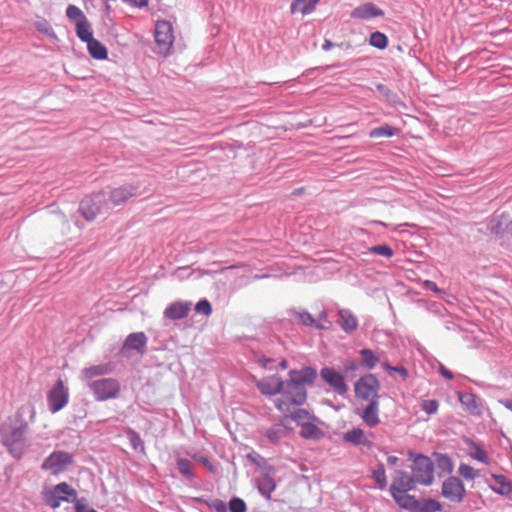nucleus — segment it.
I'll return each mask as SVG.
<instances>
[{"label":"nucleus","mask_w":512,"mask_h":512,"mask_svg":"<svg viewBox=\"0 0 512 512\" xmlns=\"http://www.w3.org/2000/svg\"><path fill=\"white\" fill-rule=\"evenodd\" d=\"M264 436L267 437L270 442L276 443L285 435V428L283 424H275L263 432Z\"/></svg>","instance_id":"29"},{"label":"nucleus","mask_w":512,"mask_h":512,"mask_svg":"<svg viewBox=\"0 0 512 512\" xmlns=\"http://www.w3.org/2000/svg\"><path fill=\"white\" fill-rule=\"evenodd\" d=\"M412 477L415 483L430 485L434 479V467L432 461L423 455H418L412 465Z\"/></svg>","instance_id":"7"},{"label":"nucleus","mask_w":512,"mask_h":512,"mask_svg":"<svg viewBox=\"0 0 512 512\" xmlns=\"http://www.w3.org/2000/svg\"><path fill=\"white\" fill-rule=\"evenodd\" d=\"M191 310L189 302L176 301L164 310V316L170 320H180L188 316Z\"/></svg>","instance_id":"17"},{"label":"nucleus","mask_w":512,"mask_h":512,"mask_svg":"<svg viewBox=\"0 0 512 512\" xmlns=\"http://www.w3.org/2000/svg\"><path fill=\"white\" fill-rule=\"evenodd\" d=\"M409 491H399L391 493L395 502L403 509L416 510L419 508V502L414 496L408 494Z\"/></svg>","instance_id":"21"},{"label":"nucleus","mask_w":512,"mask_h":512,"mask_svg":"<svg viewBox=\"0 0 512 512\" xmlns=\"http://www.w3.org/2000/svg\"><path fill=\"white\" fill-rule=\"evenodd\" d=\"M493 231H494L496 234H499V230H495V229L493 228Z\"/></svg>","instance_id":"63"},{"label":"nucleus","mask_w":512,"mask_h":512,"mask_svg":"<svg viewBox=\"0 0 512 512\" xmlns=\"http://www.w3.org/2000/svg\"><path fill=\"white\" fill-rule=\"evenodd\" d=\"M383 15L384 11L371 2L364 3L351 12V17L354 19H369Z\"/></svg>","instance_id":"19"},{"label":"nucleus","mask_w":512,"mask_h":512,"mask_svg":"<svg viewBox=\"0 0 512 512\" xmlns=\"http://www.w3.org/2000/svg\"><path fill=\"white\" fill-rule=\"evenodd\" d=\"M442 495L451 502L460 503L465 496V487L457 477H449L442 484Z\"/></svg>","instance_id":"11"},{"label":"nucleus","mask_w":512,"mask_h":512,"mask_svg":"<svg viewBox=\"0 0 512 512\" xmlns=\"http://www.w3.org/2000/svg\"><path fill=\"white\" fill-rule=\"evenodd\" d=\"M319 320L322 321L324 325L328 326V328L331 325V322L328 320V315L326 311H322L319 315Z\"/></svg>","instance_id":"55"},{"label":"nucleus","mask_w":512,"mask_h":512,"mask_svg":"<svg viewBox=\"0 0 512 512\" xmlns=\"http://www.w3.org/2000/svg\"><path fill=\"white\" fill-rule=\"evenodd\" d=\"M195 311L197 313H201V314H204L206 316H209L212 313V307H211L210 302L208 300H206V299L200 300L195 305Z\"/></svg>","instance_id":"44"},{"label":"nucleus","mask_w":512,"mask_h":512,"mask_svg":"<svg viewBox=\"0 0 512 512\" xmlns=\"http://www.w3.org/2000/svg\"><path fill=\"white\" fill-rule=\"evenodd\" d=\"M421 407L427 414H434L438 410L439 403L437 400H424Z\"/></svg>","instance_id":"48"},{"label":"nucleus","mask_w":512,"mask_h":512,"mask_svg":"<svg viewBox=\"0 0 512 512\" xmlns=\"http://www.w3.org/2000/svg\"><path fill=\"white\" fill-rule=\"evenodd\" d=\"M436 464L444 472L449 473L453 470V463H452L451 459L446 455H437Z\"/></svg>","instance_id":"41"},{"label":"nucleus","mask_w":512,"mask_h":512,"mask_svg":"<svg viewBox=\"0 0 512 512\" xmlns=\"http://www.w3.org/2000/svg\"><path fill=\"white\" fill-rule=\"evenodd\" d=\"M493 479L495 480V484L497 487H494V491L500 494H508L512 490V486L510 482L503 475H493Z\"/></svg>","instance_id":"33"},{"label":"nucleus","mask_w":512,"mask_h":512,"mask_svg":"<svg viewBox=\"0 0 512 512\" xmlns=\"http://www.w3.org/2000/svg\"><path fill=\"white\" fill-rule=\"evenodd\" d=\"M383 367H384L387 371H389V372H393V371H400V375H401V377H402L404 380H405V379H407V377H408V372H407V370H406L405 368H403V367H393V366H391V365H389V364H387V363H385V364L383 365Z\"/></svg>","instance_id":"50"},{"label":"nucleus","mask_w":512,"mask_h":512,"mask_svg":"<svg viewBox=\"0 0 512 512\" xmlns=\"http://www.w3.org/2000/svg\"><path fill=\"white\" fill-rule=\"evenodd\" d=\"M138 187L125 183L118 187H114L109 192L108 201L113 206H120L125 204L129 199L137 195Z\"/></svg>","instance_id":"13"},{"label":"nucleus","mask_w":512,"mask_h":512,"mask_svg":"<svg viewBox=\"0 0 512 512\" xmlns=\"http://www.w3.org/2000/svg\"><path fill=\"white\" fill-rule=\"evenodd\" d=\"M469 455L473 459L478 460L482 463L488 464V462H489V457H488L486 451H484L482 448H480L478 446H475L474 449L469 453Z\"/></svg>","instance_id":"43"},{"label":"nucleus","mask_w":512,"mask_h":512,"mask_svg":"<svg viewBox=\"0 0 512 512\" xmlns=\"http://www.w3.org/2000/svg\"><path fill=\"white\" fill-rule=\"evenodd\" d=\"M339 325L343 330L350 333L356 330L358 323L356 317L348 310L341 309L339 311Z\"/></svg>","instance_id":"26"},{"label":"nucleus","mask_w":512,"mask_h":512,"mask_svg":"<svg viewBox=\"0 0 512 512\" xmlns=\"http://www.w3.org/2000/svg\"><path fill=\"white\" fill-rule=\"evenodd\" d=\"M505 407L512 411V400H508L504 403Z\"/></svg>","instance_id":"60"},{"label":"nucleus","mask_w":512,"mask_h":512,"mask_svg":"<svg viewBox=\"0 0 512 512\" xmlns=\"http://www.w3.org/2000/svg\"><path fill=\"white\" fill-rule=\"evenodd\" d=\"M290 413V417L300 426L313 420L312 415L307 410L302 408H298L294 411L291 410Z\"/></svg>","instance_id":"32"},{"label":"nucleus","mask_w":512,"mask_h":512,"mask_svg":"<svg viewBox=\"0 0 512 512\" xmlns=\"http://www.w3.org/2000/svg\"><path fill=\"white\" fill-rule=\"evenodd\" d=\"M87 49L90 56L97 60H104L108 57L107 48L94 37L87 42Z\"/></svg>","instance_id":"25"},{"label":"nucleus","mask_w":512,"mask_h":512,"mask_svg":"<svg viewBox=\"0 0 512 512\" xmlns=\"http://www.w3.org/2000/svg\"><path fill=\"white\" fill-rule=\"evenodd\" d=\"M111 371L109 364H98L92 365L90 367H86L81 371V379L86 381L87 384L89 382L94 381L95 377H99L105 374H108Z\"/></svg>","instance_id":"22"},{"label":"nucleus","mask_w":512,"mask_h":512,"mask_svg":"<svg viewBox=\"0 0 512 512\" xmlns=\"http://www.w3.org/2000/svg\"><path fill=\"white\" fill-rule=\"evenodd\" d=\"M360 355L362 357V364L368 369L374 368L380 360L379 357L370 349L360 350Z\"/></svg>","instance_id":"31"},{"label":"nucleus","mask_w":512,"mask_h":512,"mask_svg":"<svg viewBox=\"0 0 512 512\" xmlns=\"http://www.w3.org/2000/svg\"><path fill=\"white\" fill-rule=\"evenodd\" d=\"M379 389L380 383L372 374L364 375L355 383L356 397L369 402H372V400H378Z\"/></svg>","instance_id":"9"},{"label":"nucleus","mask_w":512,"mask_h":512,"mask_svg":"<svg viewBox=\"0 0 512 512\" xmlns=\"http://www.w3.org/2000/svg\"><path fill=\"white\" fill-rule=\"evenodd\" d=\"M66 16L76 23L88 20L83 11L75 5H69L66 9Z\"/></svg>","instance_id":"35"},{"label":"nucleus","mask_w":512,"mask_h":512,"mask_svg":"<svg viewBox=\"0 0 512 512\" xmlns=\"http://www.w3.org/2000/svg\"><path fill=\"white\" fill-rule=\"evenodd\" d=\"M105 203V194L98 192L85 197L80 203L79 211L87 221H93Z\"/></svg>","instance_id":"10"},{"label":"nucleus","mask_w":512,"mask_h":512,"mask_svg":"<svg viewBox=\"0 0 512 512\" xmlns=\"http://www.w3.org/2000/svg\"><path fill=\"white\" fill-rule=\"evenodd\" d=\"M423 286L429 290H432L436 293H442L443 290H441L440 288L437 287L436 283L431 281V280H425L423 282Z\"/></svg>","instance_id":"52"},{"label":"nucleus","mask_w":512,"mask_h":512,"mask_svg":"<svg viewBox=\"0 0 512 512\" xmlns=\"http://www.w3.org/2000/svg\"><path fill=\"white\" fill-rule=\"evenodd\" d=\"M332 45L333 44L330 41L326 40L325 43L323 44V49L328 50L332 47Z\"/></svg>","instance_id":"59"},{"label":"nucleus","mask_w":512,"mask_h":512,"mask_svg":"<svg viewBox=\"0 0 512 512\" xmlns=\"http://www.w3.org/2000/svg\"><path fill=\"white\" fill-rule=\"evenodd\" d=\"M306 399L307 391L305 387L293 383V381L289 379V381L284 383L281 396L275 401V406L285 415L284 418L286 419L292 407L304 404Z\"/></svg>","instance_id":"2"},{"label":"nucleus","mask_w":512,"mask_h":512,"mask_svg":"<svg viewBox=\"0 0 512 512\" xmlns=\"http://www.w3.org/2000/svg\"><path fill=\"white\" fill-rule=\"evenodd\" d=\"M459 474L467 480H473L476 477L474 468L468 464H461L459 466Z\"/></svg>","instance_id":"45"},{"label":"nucleus","mask_w":512,"mask_h":512,"mask_svg":"<svg viewBox=\"0 0 512 512\" xmlns=\"http://www.w3.org/2000/svg\"><path fill=\"white\" fill-rule=\"evenodd\" d=\"M441 374L447 378V379H452L453 378V374L451 371L447 370L446 368H444L443 366L441 367Z\"/></svg>","instance_id":"57"},{"label":"nucleus","mask_w":512,"mask_h":512,"mask_svg":"<svg viewBox=\"0 0 512 512\" xmlns=\"http://www.w3.org/2000/svg\"><path fill=\"white\" fill-rule=\"evenodd\" d=\"M396 133V129L389 126L384 125L375 129H372L369 133L371 138H380V137H392Z\"/></svg>","instance_id":"36"},{"label":"nucleus","mask_w":512,"mask_h":512,"mask_svg":"<svg viewBox=\"0 0 512 512\" xmlns=\"http://www.w3.org/2000/svg\"><path fill=\"white\" fill-rule=\"evenodd\" d=\"M318 2L319 0H293L290 5V12L292 14H310L316 9Z\"/></svg>","instance_id":"23"},{"label":"nucleus","mask_w":512,"mask_h":512,"mask_svg":"<svg viewBox=\"0 0 512 512\" xmlns=\"http://www.w3.org/2000/svg\"><path fill=\"white\" fill-rule=\"evenodd\" d=\"M343 439L353 445L370 446L371 442L367 438L365 431L361 428H353L344 433Z\"/></svg>","instance_id":"24"},{"label":"nucleus","mask_w":512,"mask_h":512,"mask_svg":"<svg viewBox=\"0 0 512 512\" xmlns=\"http://www.w3.org/2000/svg\"><path fill=\"white\" fill-rule=\"evenodd\" d=\"M317 378V371L311 367H304L301 370H291L289 379L301 386L311 385Z\"/></svg>","instance_id":"16"},{"label":"nucleus","mask_w":512,"mask_h":512,"mask_svg":"<svg viewBox=\"0 0 512 512\" xmlns=\"http://www.w3.org/2000/svg\"><path fill=\"white\" fill-rule=\"evenodd\" d=\"M45 504L55 509L62 502H75L77 500V492L68 483L61 482L53 487L52 490L44 494Z\"/></svg>","instance_id":"4"},{"label":"nucleus","mask_w":512,"mask_h":512,"mask_svg":"<svg viewBox=\"0 0 512 512\" xmlns=\"http://www.w3.org/2000/svg\"><path fill=\"white\" fill-rule=\"evenodd\" d=\"M370 251L374 254L381 255L387 258L393 256V250L386 244L376 245L370 248Z\"/></svg>","instance_id":"42"},{"label":"nucleus","mask_w":512,"mask_h":512,"mask_svg":"<svg viewBox=\"0 0 512 512\" xmlns=\"http://www.w3.org/2000/svg\"><path fill=\"white\" fill-rule=\"evenodd\" d=\"M177 468H178L179 472L181 474H183L184 476H187L190 478L193 476L191 473V463L189 460H187V459L178 460Z\"/></svg>","instance_id":"46"},{"label":"nucleus","mask_w":512,"mask_h":512,"mask_svg":"<svg viewBox=\"0 0 512 512\" xmlns=\"http://www.w3.org/2000/svg\"><path fill=\"white\" fill-rule=\"evenodd\" d=\"M458 399L460 403L467 408L471 413H478V406L475 396L473 394L458 392Z\"/></svg>","instance_id":"30"},{"label":"nucleus","mask_w":512,"mask_h":512,"mask_svg":"<svg viewBox=\"0 0 512 512\" xmlns=\"http://www.w3.org/2000/svg\"><path fill=\"white\" fill-rule=\"evenodd\" d=\"M75 29L76 35L81 41L87 43L90 39L93 38V31L91 29V24L89 20L76 23Z\"/></svg>","instance_id":"28"},{"label":"nucleus","mask_w":512,"mask_h":512,"mask_svg":"<svg viewBox=\"0 0 512 512\" xmlns=\"http://www.w3.org/2000/svg\"><path fill=\"white\" fill-rule=\"evenodd\" d=\"M359 415L368 427H376L380 423L378 400L369 402Z\"/></svg>","instance_id":"18"},{"label":"nucleus","mask_w":512,"mask_h":512,"mask_svg":"<svg viewBox=\"0 0 512 512\" xmlns=\"http://www.w3.org/2000/svg\"><path fill=\"white\" fill-rule=\"evenodd\" d=\"M417 510L420 512H436L441 510V504L436 500L428 499L423 503L419 502V508Z\"/></svg>","instance_id":"40"},{"label":"nucleus","mask_w":512,"mask_h":512,"mask_svg":"<svg viewBox=\"0 0 512 512\" xmlns=\"http://www.w3.org/2000/svg\"><path fill=\"white\" fill-rule=\"evenodd\" d=\"M75 510H76V512H97L95 509H88L80 501H76V503H75Z\"/></svg>","instance_id":"53"},{"label":"nucleus","mask_w":512,"mask_h":512,"mask_svg":"<svg viewBox=\"0 0 512 512\" xmlns=\"http://www.w3.org/2000/svg\"><path fill=\"white\" fill-rule=\"evenodd\" d=\"M69 402V389L59 378L47 394L48 408L52 413L62 410Z\"/></svg>","instance_id":"5"},{"label":"nucleus","mask_w":512,"mask_h":512,"mask_svg":"<svg viewBox=\"0 0 512 512\" xmlns=\"http://www.w3.org/2000/svg\"><path fill=\"white\" fill-rule=\"evenodd\" d=\"M298 318L299 320L305 324V325H309V326H315L319 329H328V326L324 325V324H319L314 318L313 316L308 313V312H301V313H298Z\"/></svg>","instance_id":"39"},{"label":"nucleus","mask_w":512,"mask_h":512,"mask_svg":"<svg viewBox=\"0 0 512 512\" xmlns=\"http://www.w3.org/2000/svg\"><path fill=\"white\" fill-rule=\"evenodd\" d=\"M154 37L159 53L167 55L174 42L172 24L166 20H158L155 24Z\"/></svg>","instance_id":"8"},{"label":"nucleus","mask_w":512,"mask_h":512,"mask_svg":"<svg viewBox=\"0 0 512 512\" xmlns=\"http://www.w3.org/2000/svg\"><path fill=\"white\" fill-rule=\"evenodd\" d=\"M147 345V337L144 332L131 333L127 336L123 348L136 350L140 354H144Z\"/></svg>","instance_id":"20"},{"label":"nucleus","mask_w":512,"mask_h":512,"mask_svg":"<svg viewBox=\"0 0 512 512\" xmlns=\"http://www.w3.org/2000/svg\"><path fill=\"white\" fill-rule=\"evenodd\" d=\"M28 423L19 415L8 417L0 427L2 444L9 453L19 459L25 451V436L28 433Z\"/></svg>","instance_id":"1"},{"label":"nucleus","mask_w":512,"mask_h":512,"mask_svg":"<svg viewBox=\"0 0 512 512\" xmlns=\"http://www.w3.org/2000/svg\"><path fill=\"white\" fill-rule=\"evenodd\" d=\"M372 477L380 488H385L387 485V478L383 464H379L373 471Z\"/></svg>","instance_id":"38"},{"label":"nucleus","mask_w":512,"mask_h":512,"mask_svg":"<svg viewBox=\"0 0 512 512\" xmlns=\"http://www.w3.org/2000/svg\"><path fill=\"white\" fill-rule=\"evenodd\" d=\"M244 265L243 264H237V265H232L230 267H226V268H223V270H226V269H234V268H241L243 267Z\"/></svg>","instance_id":"61"},{"label":"nucleus","mask_w":512,"mask_h":512,"mask_svg":"<svg viewBox=\"0 0 512 512\" xmlns=\"http://www.w3.org/2000/svg\"><path fill=\"white\" fill-rule=\"evenodd\" d=\"M370 44L378 49H384L387 47L388 39L385 34L381 32H373L370 35Z\"/></svg>","instance_id":"37"},{"label":"nucleus","mask_w":512,"mask_h":512,"mask_svg":"<svg viewBox=\"0 0 512 512\" xmlns=\"http://www.w3.org/2000/svg\"><path fill=\"white\" fill-rule=\"evenodd\" d=\"M415 479L408 473L397 470L393 474L390 492L410 491L415 488Z\"/></svg>","instance_id":"15"},{"label":"nucleus","mask_w":512,"mask_h":512,"mask_svg":"<svg viewBox=\"0 0 512 512\" xmlns=\"http://www.w3.org/2000/svg\"><path fill=\"white\" fill-rule=\"evenodd\" d=\"M275 488L276 483L274 478L268 473L263 474L258 481V489L260 493L265 497L270 498V495L275 490Z\"/></svg>","instance_id":"27"},{"label":"nucleus","mask_w":512,"mask_h":512,"mask_svg":"<svg viewBox=\"0 0 512 512\" xmlns=\"http://www.w3.org/2000/svg\"><path fill=\"white\" fill-rule=\"evenodd\" d=\"M398 462V457L396 456H388L387 457V463L389 465H395Z\"/></svg>","instance_id":"58"},{"label":"nucleus","mask_w":512,"mask_h":512,"mask_svg":"<svg viewBox=\"0 0 512 512\" xmlns=\"http://www.w3.org/2000/svg\"><path fill=\"white\" fill-rule=\"evenodd\" d=\"M280 367H281V369H286V368H287V361H286V360H283V361L280 363Z\"/></svg>","instance_id":"62"},{"label":"nucleus","mask_w":512,"mask_h":512,"mask_svg":"<svg viewBox=\"0 0 512 512\" xmlns=\"http://www.w3.org/2000/svg\"><path fill=\"white\" fill-rule=\"evenodd\" d=\"M128 438L134 449H138L139 447L142 446V440L137 432L129 430Z\"/></svg>","instance_id":"49"},{"label":"nucleus","mask_w":512,"mask_h":512,"mask_svg":"<svg viewBox=\"0 0 512 512\" xmlns=\"http://www.w3.org/2000/svg\"><path fill=\"white\" fill-rule=\"evenodd\" d=\"M194 459L203 464L209 471L215 472V467L210 463L209 459L204 456L195 455Z\"/></svg>","instance_id":"51"},{"label":"nucleus","mask_w":512,"mask_h":512,"mask_svg":"<svg viewBox=\"0 0 512 512\" xmlns=\"http://www.w3.org/2000/svg\"><path fill=\"white\" fill-rule=\"evenodd\" d=\"M74 461L71 453L66 451H54L43 461L41 468L53 475L64 472Z\"/></svg>","instance_id":"6"},{"label":"nucleus","mask_w":512,"mask_h":512,"mask_svg":"<svg viewBox=\"0 0 512 512\" xmlns=\"http://www.w3.org/2000/svg\"><path fill=\"white\" fill-rule=\"evenodd\" d=\"M357 368H358V366H357L356 362L353 360H348L344 364V369L346 372L355 371V370H357Z\"/></svg>","instance_id":"54"},{"label":"nucleus","mask_w":512,"mask_h":512,"mask_svg":"<svg viewBox=\"0 0 512 512\" xmlns=\"http://www.w3.org/2000/svg\"><path fill=\"white\" fill-rule=\"evenodd\" d=\"M320 376L338 394L344 395L348 392L349 388L345 383L344 376L335 369L324 367L320 371Z\"/></svg>","instance_id":"12"},{"label":"nucleus","mask_w":512,"mask_h":512,"mask_svg":"<svg viewBox=\"0 0 512 512\" xmlns=\"http://www.w3.org/2000/svg\"><path fill=\"white\" fill-rule=\"evenodd\" d=\"M229 509H230L231 512H245L246 511V504L240 498H233L229 502Z\"/></svg>","instance_id":"47"},{"label":"nucleus","mask_w":512,"mask_h":512,"mask_svg":"<svg viewBox=\"0 0 512 512\" xmlns=\"http://www.w3.org/2000/svg\"><path fill=\"white\" fill-rule=\"evenodd\" d=\"M127 2L131 3L135 7H144L148 4V0H126Z\"/></svg>","instance_id":"56"},{"label":"nucleus","mask_w":512,"mask_h":512,"mask_svg":"<svg viewBox=\"0 0 512 512\" xmlns=\"http://www.w3.org/2000/svg\"><path fill=\"white\" fill-rule=\"evenodd\" d=\"M300 434L307 439H316L319 438L322 433L320 429L310 421L301 426Z\"/></svg>","instance_id":"34"},{"label":"nucleus","mask_w":512,"mask_h":512,"mask_svg":"<svg viewBox=\"0 0 512 512\" xmlns=\"http://www.w3.org/2000/svg\"><path fill=\"white\" fill-rule=\"evenodd\" d=\"M88 388L96 401L117 399L121 392L120 382L115 378H101L88 383Z\"/></svg>","instance_id":"3"},{"label":"nucleus","mask_w":512,"mask_h":512,"mask_svg":"<svg viewBox=\"0 0 512 512\" xmlns=\"http://www.w3.org/2000/svg\"><path fill=\"white\" fill-rule=\"evenodd\" d=\"M256 386L262 394L273 396L281 394L284 388V382L280 377L273 375L257 380Z\"/></svg>","instance_id":"14"}]
</instances>
